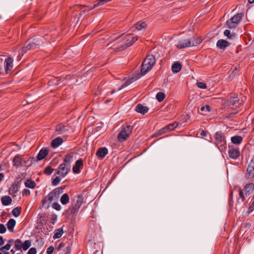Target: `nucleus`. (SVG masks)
I'll list each match as a JSON object with an SVG mask.
<instances>
[{"instance_id": "31", "label": "nucleus", "mask_w": 254, "mask_h": 254, "mask_svg": "<svg viewBox=\"0 0 254 254\" xmlns=\"http://www.w3.org/2000/svg\"><path fill=\"white\" fill-rule=\"evenodd\" d=\"M63 229L61 228L56 229L55 231L53 238L54 239L60 238L62 237L63 234Z\"/></svg>"}, {"instance_id": "63", "label": "nucleus", "mask_w": 254, "mask_h": 254, "mask_svg": "<svg viewBox=\"0 0 254 254\" xmlns=\"http://www.w3.org/2000/svg\"><path fill=\"white\" fill-rule=\"evenodd\" d=\"M237 73V68H236L235 70H233L231 74H235Z\"/></svg>"}, {"instance_id": "43", "label": "nucleus", "mask_w": 254, "mask_h": 254, "mask_svg": "<svg viewBox=\"0 0 254 254\" xmlns=\"http://www.w3.org/2000/svg\"><path fill=\"white\" fill-rule=\"evenodd\" d=\"M61 180V179L60 176L57 177L52 181V184L53 186H57L60 183Z\"/></svg>"}, {"instance_id": "58", "label": "nucleus", "mask_w": 254, "mask_h": 254, "mask_svg": "<svg viewBox=\"0 0 254 254\" xmlns=\"http://www.w3.org/2000/svg\"><path fill=\"white\" fill-rule=\"evenodd\" d=\"M14 241L13 239H10L8 241L7 244H11V246L13 243L14 244Z\"/></svg>"}, {"instance_id": "25", "label": "nucleus", "mask_w": 254, "mask_h": 254, "mask_svg": "<svg viewBox=\"0 0 254 254\" xmlns=\"http://www.w3.org/2000/svg\"><path fill=\"white\" fill-rule=\"evenodd\" d=\"M63 142L62 138L58 137L53 139L51 143V145L54 148H57Z\"/></svg>"}, {"instance_id": "57", "label": "nucleus", "mask_w": 254, "mask_h": 254, "mask_svg": "<svg viewBox=\"0 0 254 254\" xmlns=\"http://www.w3.org/2000/svg\"><path fill=\"white\" fill-rule=\"evenodd\" d=\"M4 240L2 236H0V247L4 244Z\"/></svg>"}, {"instance_id": "59", "label": "nucleus", "mask_w": 254, "mask_h": 254, "mask_svg": "<svg viewBox=\"0 0 254 254\" xmlns=\"http://www.w3.org/2000/svg\"><path fill=\"white\" fill-rule=\"evenodd\" d=\"M65 246V244L64 243H61L60 244L59 246V249H60L62 248H63Z\"/></svg>"}, {"instance_id": "14", "label": "nucleus", "mask_w": 254, "mask_h": 254, "mask_svg": "<svg viewBox=\"0 0 254 254\" xmlns=\"http://www.w3.org/2000/svg\"><path fill=\"white\" fill-rule=\"evenodd\" d=\"M254 190V184L251 183L247 184L244 188V191L245 192V196H249L252 194Z\"/></svg>"}, {"instance_id": "30", "label": "nucleus", "mask_w": 254, "mask_h": 254, "mask_svg": "<svg viewBox=\"0 0 254 254\" xmlns=\"http://www.w3.org/2000/svg\"><path fill=\"white\" fill-rule=\"evenodd\" d=\"M243 140V138L241 136L236 135L231 137V141L235 144H240Z\"/></svg>"}, {"instance_id": "29", "label": "nucleus", "mask_w": 254, "mask_h": 254, "mask_svg": "<svg viewBox=\"0 0 254 254\" xmlns=\"http://www.w3.org/2000/svg\"><path fill=\"white\" fill-rule=\"evenodd\" d=\"M182 68V64L179 63H175L172 66V70L174 73H178Z\"/></svg>"}, {"instance_id": "20", "label": "nucleus", "mask_w": 254, "mask_h": 254, "mask_svg": "<svg viewBox=\"0 0 254 254\" xmlns=\"http://www.w3.org/2000/svg\"><path fill=\"white\" fill-rule=\"evenodd\" d=\"M135 111L138 113L144 115L148 112V108L147 107L143 106L142 104H139L136 106Z\"/></svg>"}, {"instance_id": "46", "label": "nucleus", "mask_w": 254, "mask_h": 254, "mask_svg": "<svg viewBox=\"0 0 254 254\" xmlns=\"http://www.w3.org/2000/svg\"><path fill=\"white\" fill-rule=\"evenodd\" d=\"M200 110L202 112L206 111V112H209L211 110V108L209 105H206V106L201 107L200 108Z\"/></svg>"}, {"instance_id": "41", "label": "nucleus", "mask_w": 254, "mask_h": 254, "mask_svg": "<svg viewBox=\"0 0 254 254\" xmlns=\"http://www.w3.org/2000/svg\"><path fill=\"white\" fill-rule=\"evenodd\" d=\"M64 189V188L59 187V188H56L53 191L55 193H56V195L59 198L60 194H61V193H62L63 192Z\"/></svg>"}, {"instance_id": "26", "label": "nucleus", "mask_w": 254, "mask_h": 254, "mask_svg": "<svg viewBox=\"0 0 254 254\" xmlns=\"http://www.w3.org/2000/svg\"><path fill=\"white\" fill-rule=\"evenodd\" d=\"M56 132L57 135H59L65 131V127L62 124H60L56 127Z\"/></svg>"}, {"instance_id": "35", "label": "nucleus", "mask_w": 254, "mask_h": 254, "mask_svg": "<svg viewBox=\"0 0 254 254\" xmlns=\"http://www.w3.org/2000/svg\"><path fill=\"white\" fill-rule=\"evenodd\" d=\"M134 26L136 30H141L146 28V24L144 22H139L136 23Z\"/></svg>"}, {"instance_id": "4", "label": "nucleus", "mask_w": 254, "mask_h": 254, "mask_svg": "<svg viewBox=\"0 0 254 254\" xmlns=\"http://www.w3.org/2000/svg\"><path fill=\"white\" fill-rule=\"evenodd\" d=\"M244 14L242 13H237L229 19L226 24L229 28L232 29L235 28L241 20Z\"/></svg>"}, {"instance_id": "7", "label": "nucleus", "mask_w": 254, "mask_h": 254, "mask_svg": "<svg viewBox=\"0 0 254 254\" xmlns=\"http://www.w3.org/2000/svg\"><path fill=\"white\" fill-rule=\"evenodd\" d=\"M178 124L176 122H174L172 124H170L160 129L158 131H157L156 133H155L153 135V137L158 136L161 135H162L164 133H166L169 131L174 130L175 128L178 126Z\"/></svg>"}, {"instance_id": "49", "label": "nucleus", "mask_w": 254, "mask_h": 254, "mask_svg": "<svg viewBox=\"0 0 254 254\" xmlns=\"http://www.w3.org/2000/svg\"><path fill=\"white\" fill-rule=\"evenodd\" d=\"M37 253V250L36 248H30L28 253L27 254H36Z\"/></svg>"}, {"instance_id": "32", "label": "nucleus", "mask_w": 254, "mask_h": 254, "mask_svg": "<svg viewBox=\"0 0 254 254\" xmlns=\"http://www.w3.org/2000/svg\"><path fill=\"white\" fill-rule=\"evenodd\" d=\"M61 202L62 204L65 205L67 204L69 201V196L67 193L64 194L60 199Z\"/></svg>"}, {"instance_id": "28", "label": "nucleus", "mask_w": 254, "mask_h": 254, "mask_svg": "<svg viewBox=\"0 0 254 254\" xmlns=\"http://www.w3.org/2000/svg\"><path fill=\"white\" fill-rule=\"evenodd\" d=\"M19 187L18 183L14 182L10 186L9 191L10 194H14L18 191Z\"/></svg>"}, {"instance_id": "19", "label": "nucleus", "mask_w": 254, "mask_h": 254, "mask_svg": "<svg viewBox=\"0 0 254 254\" xmlns=\"http://www.w3.org/2000/svg\"><path fill=\"white\" fill-rule=\"evenodd\" d=\"M12 163L14 166L18 168L22 165L23 160L19 155H16L13 159Z\"/></svg>"}, {"instance_id": "8", "label": "nucleus", "mask_w": 254, "mask_h": 254, "mask_svg": "<svg viewBox=\"0 0 254 254\" xmlns=\"http://www.w3.org/2000/svg\"><path fill=\"white\" fill-rule=\"evenodd\" d=\"M70 167L64 163L61 164L57 170V174L62 178L64 177L70 170Z\"/></svg>"}, {"instance_id": "44", "label": "nucleus", "mask_w": 254, "mask_h": 254, "mask_svg": "<svg viewBox=\"0 0 254 254\" xmlns=\"http://www.w3.org/2000/svg\"><path fill=\"white\" fill-rule=\"evenodd\" d=\"M196 85L197 87L200 89H205L207 87L206 84L204 83L201 82H197L196 83Z\"/></svg>"}, {"instance_id": "10", "label": "nucleus", "mask_w": 254, "mask_h": 254, "mask_svg": "<svg viewBox=\"0 0 254 254\" xmlns=\"http://www.w3.org/2000/svg\"><path fill=\"white\" fill-rule=\"evenodd\" d=\"M137 37L132 36L131 35H126L124 37V40H125V43L124 45L122 46V49H125L127 47L132 45L137 40Z\"/></svg>"}, {"instance_id": "51", "label": "nucleus", "mask_w": 254, "mask_h": 254, "mask_svg": "<svg viewBox=\"0 0 254 254\" xmlns=\"http://www.w3.org/2000/svg\"><path fill=\"white\" fill-rule=\"evenodd\" d=\"M54 251V248L53 246L49 247L47 250V254H52Z\"/></svg>"}, {"instance_id": "6", "label": "nucleus", "mask_w": 254, "mask_h": 254, "mask_svg": "<svg viewBox=\"0 0 254 254\" xmlns=\"http://www.w3.org/2000/svg\"><path fill=\"white\" fill-rule=\"evenodd\" d=\"M215 144L220 151H222L225 149L226 141L221 133L217 132L215 133Z\"/></svg>"}, {"instance_id": "36", "label": "nucleus", "mask_w": 254, "mask_h": 254, "mask_svg": "<svg viewBox=\"0 0 254 254\" xmlns=\"http://www.w3.org/2000/svg\"><path fill=\"white\" fill-rule=\"evenodd\" d=\"M21 207H17L14 208L12 210V213L14 217H17L20 215V214L21 213Z\"/></svg>"}, {"instance_id": "33", "label": "nucleus", "mask_w": 254, "mask_h": 254, "mask_svg": "<svg viewBox=\"0 0 254 254\" xmlns=\"http://www.w3.org/2000/svg\"><path fill=\"white\" fill-rule=\"evenodd\" d=\"M137 78H134L133 77L128 79L126 81V82L121 86L120 88H119L118 90H121L122 89L125 88V87H127L130 84H131L132 82H133L134 81L136 80Z\"/></svg>"}, {"instance_id": "1", "label": "nucleus", "mask_w": 254, "mask_h": 254, "mask_svg": "<svg viewBox=\"0 0 254 254\" xmlns=\"http://www.w3.org/2000/svg\"><path fill=\"white\" fill-rule=\"evenodd\" d=\"M202 42V39L197 37L190 39H185L179 40L176 46L178 49H184L189 47L196 46Z\"/></svg>"}, {"instance_id": "23", "label": "nucleus", "mask_w": 254, "mask_h": 254, "mask_svg": "<svg viewBox=\"0 0 254 254\" xmlns=\"http://www.w3.org/2000/svg\"><path fill=\"white\" fill-rule=\"evenodd\" d=\"M48 150L46 149H41L37 156V160H41L44 159L48 154Z\"/></svg>"}, {"instance_id": "50", "label": "nucleus", "mask_w": 254, "mask_h": 254, "mask_svg": "<svg viewBox=\"0 0 254 254\" xmlns=\"http://www.w3.org/2000/svg\"><path fill=\"white\" fill-rule=\"evenodd\" d=\"M24 165L26 166H30L31 165V162L30 161V159H28L25 160H23V163Z\"/></svg>"}, {"instance_id": "38", "label": "nucleus", "mask_w": 254, "mask_h": 254, "mask_svg": "<svg viewBox=\"0 0 254 254\" xmlns=\"http://www.w3.org/2000/svg\"><path fill=\"white\" fill-rule=\"evenodd\" d=\"M35 183L31 180H27L25 183V186L27 188H29L31 189L34 188L35 187Z\"/></svg>"}, {"instance_id": "47", "label": "nucleus", "mask_w": 254, "mask_h": 254, "mask_svg": "<svg viewBox=\"0 0 254 254\" xmlns=\"http://www.w3.org/2000/svg\"><path fill=\"white\" fill-rule=\"evenodd\" d=\"M6 230L5 226L3 224L0 223V233L3 234L6 232Z\"/></svg>"}, {"instance_id": "24", "label": "nucleus", "mask_w": 254, "mask_h": 254, "mask_svg": "<svg viewBox=\"0 0 254 254\" xmlns=\"http://www.w3.org/2000/svg\"><path fill=\"white\" fill-rule=\"evenodd\" d=\"M16 221L14 219H10L7 223V227L8 230L10 232H13L14 231V227L15 226Z\"/></svg>"}, {"instance_id": "55", "label": "nucleus", "mask_w": 254, "mask_h": 254, "mask_svg": "<svg viewBox=\"0 0 254 254\" xmlns=\"http://www.w3.org/2000/svg\"><path fill=\"white\" fill-rule=\"evenodd\" d=\"M71 248L70 247H66L64 250V253L63 254H70L71 253Z\"/></svg>"}, {"instance_id": "56", "label": "nucleus", "mask_w": 254, "mask_h": 254, "mask_svg": "<svg viewBox=\"0 0 254 254\" xmlns=\"http://www.w3.org/2000/svg\"><path fill=\"white\" fill-rule=\"evenodd\" d=\"M56 220H57V215H53L51 218L52 223L53 224H54V223L56 221Z\"/></svg>"}, {"instance_id": "9", "label": "nucleus", "mask_w": 254, "mask_h": 254, "mask_svg": "<svg viewBox=\"0 0 254 254\" xmlns=\"http://www.w3.org/2000/svg\"><path fill=\"white\" fill-rule=\"evenodd\" d=\"M229 102V106L232 109L239 108L243 104V100H240L237 95L230 98Z\"/></svg>"}, {"instance_id": "11", "label": "nucleus", "mask_w": 254, "mask_h": 254, "mask_svg": "<svg viewBox=\"0 0 254 254\" xmlns=\"http://www.w3.org/2000/svg\"><path fill=\"white\" fill-rule=\"evenodd\" d=\"M228 150L229 156L233 159H237L240 155L239 149L238 147L229 146Z\"/></svg>"}, {"instance_id": "21", "label": "nucleus", "mask_w": 254, "mask_h": 254, "mask_svg": "<svg viewBox=\"0 0 254 254\" xmlns=\"http://www.w3.org/2000/svg\"><path fill=\"white\" fill-rule=\"evenodd\" d=\"M217 47L220 49H224L229 45V42L226 40H219L216 44Z\"/></svg>"}, {"instance_id": "22", "label": "nucleus", "mask_w": 254, "mask_h": 254, "mask_svg": "<svg viewBox=\"0 0 254 254\" xmlns=\"http://www.w3.org/2000/svg\"><path fill=\"white\" fill-rule=\"evenodd\" d=\"M40 44V42H34L30 43L28 44L26 47H23L22 49V52L23 53H25L27 51L30 50L31 49H32L34 48V46H36V45H39Z\"/></svg>"}, {"instance_id": "13", "label": "nucleus", "mask_w": 254, "mask_h": 254, "mask_svg": "<svg viewBox=\"0 0 254 254\" xmlns=\"http://www.w3.org/2000/svg\"><path fill=\"white\" fill-rule=\"evenodd\" d=\"M13 60L11 57L5 59L4 63V69L7 73L11 70L13 67Z\"/></svg>"}, {"instance_id": "45", "label": "nucleus", "mask_w": 254, "mask_h": 254, "mask_svg": "<svg viewBox=\"0 0 254 254\" xmlns=\"http://www.w3.org/2000/svg\"><path fill=\"white\" fill-rule=\"evenodd\" d=\"M11 244H6L4 246L0 248V251L1 252H4V250L8 251L10 249Z\"/></svg>"}, {"instance_id": "2", "label": "nucleus", "mask_w": 254, "mask_h": 254, "mask_svg": "<svg viewBox=\"0 0 254 254\" xmlns=\"http://www.w3.org/2000/svg\"><path fill=\"white\" fill-rule=\"evenodd\" d=\"M156 63L155 57L152 55H148L141 65V76L144 75L149 72Z\"/></svg>"}, {"instance_id": "62", "label": "nucleus", "mask_w": 254, "mask_h": 254, "mask_svg": "<svg viewBox=\"0 0 254 254\" xmlns=\"http://www.w3.org/2000/svg\"><path fill=\"white\" fill-rule=\"evenodd\" d=\"M200 134L203 136H205L206 135V133L204 130H202Z\"/></svg>"}, {"instance_id": "53", "label": "nucleus", "mask_w": 254, "mask_h": 254, "mask_svg": "<svg viewBox=\"0 0 254 254\" xmlns=\"http://www.w3.org/2000/svg\"><path fill=\"white\" fill-rule=\"evenodd\" d=\"M239 195L240 197L242 198V201H243L245 199V195L244 194L243 190L240 189L239 190Z\"/></svg>"}, {"instance_id": "39", "label": "nucleus", "mask_w": 254, "mask_h": 254, "mask_svg": "<svg viewBox=\"0 0 254 254\" xmlns=\"http://www.w3.org/2000/svg\"><path fill=\"white\" fill-rule=\"evenodd\" d=\"M165 95L163 92H158L156 95V98L159 102H162L165 98Z\"/></svg>"}, {"instance_id": "37", "label": "nucleus", "mask_w": 254, "mask_h": 254, "mask_svg": "<svg viewBox=\"0 0 254 254\" xmlns=\"http://www.w3.org/2000/svg\"><path fill=\"white\" fill-rule=\"evenodd\" d=\"M31 245V241L26 240L23 244H22V248L24 251H26L30 247Z\"/></svg>"}, {"instance_id": "52", "label": "nucleus", "mask_w": 254, "mask_h": 254, "mask_svg": "<svg viewBox=\"0 0 254 254\" xmlns=\"http://www.w3.org/2000/svg\"><path fill=\"white\" fill-rule=\"evenodd\" d=\"M224 34L229 38H231V32L229 30H225L224 32Z\"/></svg>"}, {"instance_id": "18", "label": "nucleus", "mask_w": 254, "mask_h": 254, "mask_svg": "<svg viewBox=\"0 0 254 254\" xmlns=\"http://www.w3.org/2000/svg\"><path fill=\"white\" fill-rule=\"evenodd\" d=\"M83 165V161L81 159L77 160L75 164L73 166L72 170L74 173L78 174L80 173V167Z\"/></svg>"}, {"instance_id": "42", "label": "nucleus", "mask_w": 254, "mask_h": 254, "mask_svg": "<svg viewBox=\"0 0 254 254\" xmlns=\"http://www.w3.org/2000/svg\"><path fill=\"white\" fill-rule=\"evenodd\" d=\"M54 171V169H53L50 166H48V167H47L45 169H44V173L46 174H47V175H51L52 174L53 172Z\"/></svg>"}, {"instance_id": "48", "label": "nucleus", "mask_w": 254, "mask_h": 254, "mask_svg": "<svg viewBox=\"0 0 254 254\" xmlns=\"http://www.w3.org/2000/svg\"><path fill=\"white\" fill-rule=\"evenodd\" d=\"M53 208L57 210H60L61 209V205L58 203H54L53 204Z\"/></svg>"}, {"instance_id": "61", "label": "nucleus", "mask_w": 254, "mask_h": 254, "mask_svg": "<svg viewBox=\"0 0 254 254\" xmlns=\"http://www.w3.org/2000/svg\"><path fill=\"white\" fill-rule=\"evenodd\" d=\"M3 177H4V176H3V174L0 173V182L1 181V180H2Z\"/></svg>"}, {"instance_id": "15", "label": "nucleus", "mask_w": 254, "mask_h": 254, "mask_svg": "<svg viewBox=\"0 0 254 254\" xmlns=\"http://www.w3.org/2000/svg\"><path fill=\"white\" fill-rule=\"evenodd\" d=\"M58 199V196L56 195V193H55L53 191L50 192L48 195L43 200V203L46 202H51L53 200H56Z\"/></svg>"}, {"instance_id": "5", "label": "nucleus", "mask_w": 254, "mask_h": 254, "mask_svg": "<svg viewBox=\"0 0 254 254\" xmlns=\"http://www.w3.org/2000/svg\"><path fill=\"white\" fill-rule=\"evenodd\" d=\"M83 198L81 195H77L73 200V206L70 208L69 213L73 215L76 214L83 203Z\"/></svg>"}, {"instance_id": "64", "label": "nucleus", "mask_w": 254, "mask_h": 254, "mask_svg": "<svg viewBox=\"0 0 254 254\" xmlns=\"http://www.w3.org/2000/svg\"><path fill=\"white\" fill-rule=\"evenodd\" d=\"M0 254H10L9 252H4L3 254L0 253Z\"/></svg>"}, {"instance_id": "54", "label": "nucleus", "mask_w": 254, "mask_h": 254, "mask_svg": "<svg viewBox=\"0 0 254 254\" xmlns=\"http://www.w3.org/2000/svg\"><path fill=\"white\" fill-rule=\"evenodd\" d=\"M30 194V191L29 190L25 189L23 191V195H29Z\"/></svg>"}, {"instance_id": "27", "label": "nucleus", "mask_w": 254, "mask_h": 254, "mask_svg": "<svg viewBox=\"0 0 254 254\" xmlns=\"http://www.w3.org/2000/svg\"><path fill=\"white\" fill-rule=\"evenodd\" d=\"M1 201L3 205L7 206L11 204L12 199L10 196L6 195L1 198Z\"/></svg>"}, {"instance_id": "3", "label": "nucleus", "mask_w": 254, "mask_h": 254, "mask_svg": "<svg viewBox=\"0 0 254 254\" xmlns=\"http://www.w3.org/2000/svg\"><path fill=\"white\" fill-rule=\"evenodd\" d=\"M132 127L130 125L122 127L121 131L117 136L119 141L120 142L125 141L132 132Z\"/></svg>"}, {"instance_id": "17", "label": "nucleus", "mask_w": 254, "mask_h": 254, "mask_svg": "<svg viewBox=\"0 0 254 254\" xmlns=\"http://www.w3.org/2000/svg\"><path fill=\"white\" fill-rule=\"evenodd\" d=\"M73 153H67V154L65 155L64 157L63 163L65 165H68L71 167V163L73 161Z\"/></svg>"}, {"instance_id": "12", "label": "nucleus", "mask_w": 254, "mask_h": 254, "mask_svg": "<svg viewBox=\"0 0 254 254\" xmlns=\"http://www.w3.org/2000/svg\"><path fill=\"white\" fill-rule=\"evenodd\" d=\"M246 175L248 178L254 177V157L252 158L248 165Z\"/></svg>"}, {"instance_id": "40", "label": "nucleus", "mask_w": 254, "mask_h": 254, "mask_svg": "<svg viewBox=\"0 0 254 254\" xmlns=\"http://www.w3.org/2000/svg\"><path fill=\"white\" fill-rule=\"evenodd\" d=\"M14 244L16 250H19L22 248V242L20 239H16Z\"/></svg>"}, {"instance_id": "34", "label": "nucleus", "mask_w": 254, "mask_h": 254, "mask_svg": "<svg viewBox=\"0 0 254 254\" xmlns=\"http://www.w3.org/2000/svg\"><path fill=\"white\" fill-rule=\"evenodd\" d=\"M137 78H134L133 77L128 79L126 81V82L121 86L120 88H119L118 90H121L122 89L125 88V87H127L130 84H131L132 82H133L134 81L136 80Z\"/></svg>"}, {"instance_id": "16", "label": "nucleus", "mask_w": 254, "mask_h": 254, "mask_svg": "<svg viewBox=\"0 0 254 254\" xmlns=\"http://www.w3.org/2000/svg\"><path fill=\"white\" fill-rule=\"evenodd\" d=\"M108 153V150L106 147H101L96 152V155L100 158H104Z\"/></svg>"}, {"instance_id": "60", "label": "nucleus", "mask_w": 254, "mask_h": 254, "mask_svg": "<svg viewBox=\"0 0 254 254\" xmlns=\"http://www.w3.org/2000/svg\"><path fill=\"white\" fill-rule=\"evenodd\" d=\"M23 54H24V53H22V55H19V56H18V57H17V60L18 61H20V60H21V58H22V56L23 55Z\"/></svg>"}]
</instances>
